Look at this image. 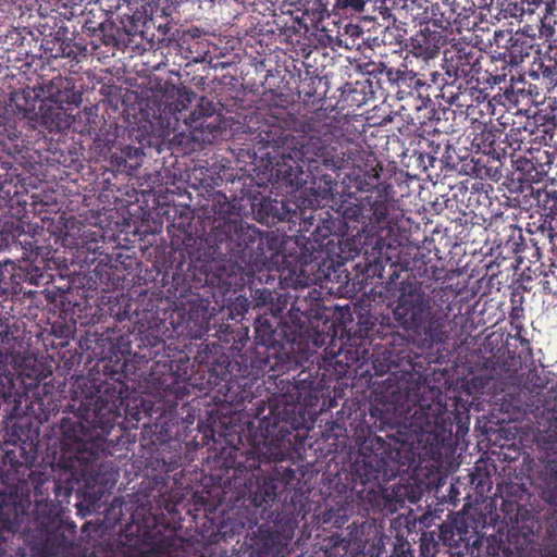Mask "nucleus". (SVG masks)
<instances>
[{
    "label": "nucleus",
    "mask_w": 557,
    "mask_h": 557,
    "mask_svg": "<svg viewBox=\"0 0 557 557\" xmlns=\"http://www.w3.org/2000/svg\"><path fill=\"white\" fill-rule=\"evenodd\" d=\"M385 341L384 349L376 350L371 355V368L373 370V375L375 376L388 374V377L384 381V383L387 384L386 392L388 396H386V400L392 404H401L407 397V394L405 396L401 394V386L399 382H396L393 377L400 372L403 359L399 354H396L393 349L387 347V345L392 344V341L388 338Z\"/></svg>",
    "instance_id": "obj_20"
},
{
    "label": "nucleus",
    "mask_w": 557,
    "mask_h": 557,
    "mask_svg": "<svg viewBox=\"0 0 557 557\" xmlns=\"http://www.w3.org/2000/svg\"><path fill=\"white\" fill-rule=\"evenodd\" d=\"M172 285L169 293L176 299H181L183 309L174 310L170 315V323L178 336L202 338L211 335L224 344L232 343L231 348H238V344L248 341L246 327L233 329L230 324L216 321L211 308V298L215 297L214 288L228 289L232 285H206L199 288H190V271L188 263H181L172 274Z\"/></svg>",
    "instance_id": "obj_7"
},
{
    "label": "nucleus",
    "mask_w": 557,
    "mask_h": 557,
    "mask_svg": "<svg viewBox=\"0 0 557 557\" xmlns=\"http://www.w3.org/2000/svg\"><path fill=\"white\" fill-rule=\"evenodd\" d=\"M420 159H421V161L424 164V169H428V166L434 168L435 166V162L437 161V158L432 156V154H430V153H428L425 156L421 154Z\"/></svg>",
    "instance_id": "obj_60"
},
{
    "label": "nucleus",
    "mask_w": 557,
    "mask_h": 557,
    "mask_svg": "<svg viewBox=\"0 0 557 557\" xmlns=\"http://www.w3.org/2000/svg\"><path fill=\"white\" fill-rule=\"evenodd\" d=\"M484 174L490 176L493 181L497 182L503 176L500 166H488L485 168Z\"/></svg>",
    "instance_id": "obj_58"
},
{
    "label": "nucleus",
    "mask_w": 557,
    "mask_h": 557,
    "mask_svg": "<svg viewBox=\"0 0 557 557\" xmlns=\"http://www.w3.org/2000/svg\"><path fill=\"white\" fill-rule=\"evenodd\" d=\"M511 330L515 334H508L506 344L497 347L495 352L492 348V356L485 358L484 367L491 373H507L515 380L523 362L533 358V349L523 324L511 326Z\"/></svg>",
    "instance_id": "obj_17"
},
{
    "label": "nucleus",
    "mask_w": 557,
    "mask_h": 557,
    "mask_svg": "<svg viewBox=\"0 0 557 557\" xmlns=\"http://www.w3.org/2000/svg\"><path fill=\"white\" fill-rule=\"evenodd\" d=\"M69 29L60 27L54 34L46 36L41 41V49L48 59H67L70 71L76 73L74 67L86 57V47L67 38Z\"/></svg>",
    "instance_id": "obj_22"
},
{
    "label": "nucleus",
    "mask_w": 557,
    "mask_h": 557,
    "mask_svg": "<svg viewBox=\"0 0 557 557\" xmlns=\"http://www.w3.org/2000/svg\"><path fill=\"white\" fill-rule=\"evenodd\" d=\"M492 114L491 109L488 113L480 115L478 120H471L473 123H479L482 126L481 132L475 134L473 144L485 154L495 156L496 161L502 165V151L499 150L502 143L498 141L502 137V129L496 125H487V121H490Z\"/></svg>",
    "instance_id": "obj_25"
},
{
    "label": "nucleus",
    "mask_w": 557,
    "mask_h": 557,
    "mask_svg": "<svg viewBox=\"0 0 557 557\" xmlns=\"http://www.w3.org/2000/svg\"><path fill=\"white\" fill-rule=\"evenodd\" d=\"M308 252L302 248L300 255L296 258L295 264H290L282 272V281L285 285L301 293L306 292L317 281L313 275L317 264L308 261Z\"/></svg>",
    "instance_id": "obj_24"
},
{
    "label": "nucleus",
    "mask_w": 557,
    "mask_h": 557,
    "mask_svg": "<svg viewBox=\"0 0 557 557\" xmlns=\"http://www.w3.org/2000/svg\"><path fill=\"white\" fill-rule=\"evenodd\" d=\"M498 62H495L493 60L494 69H487L480 71V75L478 76V90L484 91V94L487 92V88H493L494 86H499L500 84L508 85L507 84V75L508 72L511 73L510 66L507 64H502L500 67L497 65Z\"/></svg>",
    "instance_id": "obj_33"
},
{
    "label": "nucleus",
    "mask_w": 557,
    "mask_h": 557,
    "mask_svg": "<svg viewBox=\"0 0 557 557\" xmlns=\"http://www.w3.org/2000/svg\"><path fill=\"white\" fill-rule=\"evenodd\" d=\"M40 90L45 99L40 100L34 121L39 122L49 132L66 129L70 126L71 106L77 104L81 100L75 82L59 74L50 81L42 82Z\"/></svg>",
    "instance_id": "obj_15"
},
{
    "label": "nucleus",
    "mask_w": 557,
    "mask_h": 557,
    "mask_svg": "<svg viewBox=\"0 0 557 557\" xmlns=\"http://www.w3.org/2000/svg\"><path fill=\"white\" fill-rule=\"evenodd\" d=\"M537 202L544 211L541 215L540 223L546 220L547 225H553V222L557 224V190L545 189L537 191Z\"/></svg>",
    "instance_id": "obj_38"
},
{
    "label": "nucleus",
    "mask_w": 557,
    "mask_h": 557,
    "mask_svg": "<svg viewBox=\"0 0 557 557\" xmlns=\"http://www.w3.org/2000/svg\"><path fill=\"white\" fill-rule=\"evenodd\" d=\"M438 269L435 265L423 264L418 274L405 271V276L394 283L392 297L394 298L393 315L398 324L407 332L421 338L430 347L445 344L451 332L449 318L450 305L445 308L436 306L426 293L423 277L440 280Z\"/></svg>",
    "instance_id": "obj_6"
},
{
    "label": "nucleus",
    "mask_w": 557,
    "mask_h": 557,
    "mask_svg": "<svg viewBox=\"0 0 557 557\" xmlns=\"http://www.w3.org/2000/svg\"><path fill=\"white\" fill-rule=\"evenodd\" d=\"M508 317H509L510 326H516V325L522 324V320L524 319V308L523 307H511Z\"/></svg>",
    "instance_id": "obj_55"
},
{
    "label": "nucleus",
    "mask_w": 557,
    "mask_h": 557,
    "mask_svg": "<svg viewBox=\"0 0 557 557\" xmlns=\"http://www.w3.org/2000/svg\"><path fill=\"white\" fill-rule=\"evenodd\" d=\"M440 77H441V74H438L437 72L431 73V83L434 85H440V83H438Z\"/></svg>",
    "instance_id": "obj_62"
},
{
    "label": "nucleus",
    "mask_w": 557,
    "mask_h": 557,
    "mask_svg": "<svg viewBox=\"0 0 557 557\" xmlns=\"http://www.w3.org/2000/svg\"><path fill=\"white\" fill-rule=\"evenodd\" d=\"M40 100V96L35 91V89H30L28 87L13 91L10 98L11 107L14 111L30 121L36 117L38 112L36 111V108Z\"/></svg>",
    "instance_id": "obj_29"
},
{
    "label": "nucleus",
    "mask_w": 557,
    "mask_h": 557,
    "mask_svg": "<svg viewBox=\"0 0 557 557\" xmlns=\"http://www.w3.org/2000/svg\"><path fill=\"white\" fill-rule=\"evenodd\" d=\"M349 339H359V345H362L367 341L372 344L376 338L387 339V336L393 335V330L388 325L384 326L372 314H361L356 325L349 329ZM354 345H357V342H354Z\"/></svg>",
    "instance_id": "obj_26"
},
{
    "label": "nucleus",
    "mask_w": 557,
    "mask_h": 557,
    "mask_svg": "<svg viewBox=\"0 0 557 557\" xmlns=\"http://www.w3.org/2000/svg\"><path fill=\"white\" fill-rule=\"evenodd\" d=\"M290 310L288 312V324L298 327L299 324L319 323L322 319V309L324 300L322 294L317 288L307 289L294 296Z\"/></svg>",
    "instance_id": "obj_23"
},
{
    "label": "nucleus",
    "mask_w": 557,
    "mask_h": 557,
    "mask_svg": "<svg viewBox=\"0 0 557 557\" xmlns=\"http://www.w3.org/2000/svg\"><path fill=\"white\" fill-rule=\"evenodd\" d=\"M160 96V100L151 109V116L160 120L166 128L177 131L183 123L191 139L201 145L214 143L226 131L225 121L215 111L212 102L201 99V103L195 109L189 108L196 98L191 89L172 85Z\"/></svg>",
    "instance_id": "obj_9"
},
{
    "label": "nucleus",
    "mask_w": 557,
    "mask_h": 557,
    "mask_svg": "<svg viewBox=\"0 0 557 557\" xmlns=\"http://www.w3.org/2000/svg\"><path fill=\"white\" fill-rule=\"evenodd\" d=\"M171 86L165 87L163 90L150 91L147 97L143 98L138 101V110L140 113L139 119L148 121L151 125H158L160 127H165V125L161 124V121L158 119H153L151 116L152 108L158 100H160V95L165 92ZM134 110H137V107H134Z\"/></svg>",
    "instance_id": "obj_40"
},
{
    "label": "nucleus",
    "mask_w": 557,
    "mask_h": 557,
    "mask_svg": "<svg viewBox=\"0 0 557 557\" xmlns=\"http://www.w3.org/2000/svg\"><path fill=\"white\" fill-rule=\"evenodd\" d=\"M319 323L293 327L275 315H259L255 321V348L250 367L238 363L208 368L207 386L213 400L225 410L223 419L211 426L209 450L228 479L243 480L244 494L260 508L262 519H272L271 509L278 497L294 490L296 471L290 467L294 434L305 426L307 397L315 392L317 377L306 371L302 346L324 349L325 366L336 367L345 375L349 349L335 350L334 335L320 332ZM209 345L195 358L199 364L213 366Z\"/></svg>",
    "instance_id": "obj_1"
},
{
    "label": "nucleus",
    "mask_w": 557,
    "mask_h": 557,
    "mask_svg": "<svg viewBox=\"0 0 557 557\" xmlns=\"http://www.w3.org/2000/svg\"><path fill=\"white\" fill-rule=\"evenodd\" d=\"M531 135L527 127L512 126L502 141L504 147L499 148L502 151L500 159L509 158L510 162H512V153H523L525 148H530L528 145L530 144L529 137Z\"/></svg>",
    "instance_id": "obj_30"
},
{
    "label": "nucleus",
    "mask_w": 557,
    "mask_h": 557,
    "mask_svg": "<svg viewBox=\"0 0 557 557\" xmlns=\"http://www.w3.org/2000/svg\"><path fill=\"white\" fill-rule=\"evenodd\" d=\"M530 508H520L516 516V522H517V531L518 536L522 539V542L519 543V541L516 542V549L519 553L520 557L525 556L530 549H531V542L529 539L523 535L522 530L519 527L520 522V516L524 511H529ZM485 557H517L513 550L510 548V546L505 545L503 543L488 545L487 553Z\"/></svg>",
    "instance_id": "obj_31"
},
{
    "label": "nucleus",
    "mask_w": 557,
    "mask_h": 557,
    "mask_svg": "<svg viewBox=\"0 0 557 557\" xmlns=\"http://www.w3.org/2000/svg\"><path fill=\"white\" fill-rule=\"evenodd\" d=\"M253 541L258 556L270 557L277 548L278 535L268 524H261Z\"/></svg>",
    "instance_id": "obj_35"
},
{
    "label": "nucleus",
    "mask_w": 557,
    "mask_h": 557,
    "mask_svg": "<svg viewBox=\"0 0 557 557\" xmlns=\"http://www.w3.org/2000/svg\"><path fill=\"white\" fill-rule=\"evenodd\" d=\"M493 191L494 188L491 184L474 182L469 190L468 206L483 214V209H487L492 205L491 194Z\"/></svg>",
    "instance_id": "obj_36"
},
{
    "label": "nucleus",
    "mask_w": 557,
    "mask_h": 557,
    "mask_svg": "<svg viewBox=\"0 0 557 557\" xmlns=\"http://www.w3.org/2000/svg\"><path fill=\"white\" fill-rule=\"evenodd\" d=\"M13 242L14 235L12 232L7 230L0 231V251L9 249Z\"/></svg>",
    "instance_id": "obj_56"
},
{
    "label": "nucleus",
    "mask_w": 557,
    "mask_h": 557,
    "mask_svg": "<svg viewBox=\"0 0 557 557\" xmlns=\"http://www.w3.org/2000/svg\"><path fill=\"white\" fill-rule=\"evenodd\" d=\"M527 231L531 235H536L542 240V246L550 247L552 253L557 258V231L553 225H547V221L541 223H528Z\"/></svg>",
    "instance_id": "obj_37"
},
{
    "label": "nucleus",
    "mask_w": 557,
    "mask_h": 557,
    "mask_svg": "<svg viewBox=\"0 0 557 557\" xmlns=\"http://www.w3.org/2000/svg\"><path fill=\"white\" fill-rule=\"evenodd\" d=\"M481 53L471 46L453 47L445 51L442 77L444 95L449 92V102L466 107L469 120H478L488 113L491 101L488 94L478 90V76L481 71Z\"/></svg>",
    "instance_id": "obj_10"
},
{
    "label": "nucleus",
    "mask_w": 557,
    "mask_h": 557,
    "mask_svg": "<svg viewBox=\"0 0 557 557\" xmlns=\"http://www.w3.org/2000/svg\"><path fill=\"white\" fill-rule=\"evenodd\" d=\"M351 540L341 535H332L324 546L325 557H347L351 554Z\"/></svg>",
    "instance_id": "obj_42"
},
{
    "label": "nucleus",
    "mask_w": 557,
    "mask_h": 557,
    "mask_svg": "<svg viewBox=\"0 0 557 557\" xmlns=\"http://www.w3.org/2000/svg\"><path fill=\"white\" fill-rule=\"evenodd\" d=\"M524 2H527V5H530L535 11L543 4L547 8L549 0H524Z\"/></svg>",
    "instance_id": "obj_61"
},
{
    "label": "nucleus",
    "mask_w": 557,
    "mask_h": 557,
    "mask_svg": "<svg viewBox=\"0 0 557 557\" xmlns=\"http://www.w3.org/2000/svg\"><path fill=\"white\" fill-rule=\"evenodd\" d=\"M125 352L134 355L141 362L154 361L150 368L151 383L171 407L176 406L177 400H183L190 393V387L196 386L191 382L188 355L177 346H166L154 327L145 329L141 323L137 333L128 335Z\"/></svg>",
    "instance_id": "obj_8"
},
{
    "label": "nucleus",
    "mask_w": 557,
    "mask_h": 557,
    "mask_svg": "<svg viewBox=\"0 0 557 557\" xmlns=\"http://www.w3.org/2000/svg\"><path fill=\"white\" fill-rule=\"evenodd\" d=\"M295 132L297 134L289 133L274 121L261 123L251 132L255 158L267 161L265 168L270 169L271 177L296 189L307 183L306 166L312 189L322 199L332 197L337 186L335 177L324 170L348 169L336 210L342 219L336 222L329 211L322 210H305L299 214L286 201L269 200L258 211L262 223L295 224L299 219L298 232L306 239L302 248L314 252L334 245L335 240L342 245L345 238L348 240L387 222L394 209V190L391 184L381 181L383 168L373 152L346 136L343 128L334 123L298 121Z\"/></svg>",
    "instance_id": "obj_2"
},
{
    "label": "nucleus",
    "mask_w": 557,
    "mask_h": 557,
    "mask_svg": "<svg viewBox=\"0 0 557 557\" xmlns=\"http://www.w3.org/2000/svg\"><path fill=\"white\" fill-rule=\"evenodd\" d=\"M228 64L226 62H216L213 67L214 69H225Z\"/></svg>",
    "instance_id": "obj_64"
},
{
    "label": "nucleus",
    "mask_w": 557,
    "mask_h": 557,
    "mask_svg": "<svg viewBox=\"0 0 557 557\" xmlns=\"http://www.w3.org/2000/svg\"><path fill=\"white\" fill-rule=\"evenodd\" d=\"M145 153L141 148L125 146L121 150L120 159L124 163L125 171H135L141 165Z\"/></svg>",
    "instance_id": "obj_44"
},
{
    "label": "nucleus",
    "mask_w": 557,
    "mask_h": 557,
    "mask_svg": "<svg viewBox=\"0 0 557 557\" xmlns=\"http://www.w3.org/2000/svg\"><path fill=\"white\" fill-rule=\"evenodd\" d=\"M124 384L120 381H90L89 394L81 401L78 414L63 418L60 422L59 448L52 453V465L63 470L66 481L83 482L86 487L106 485L107 466L104 459L113 456L117 447H123L128 426L148 425L154 405L143 397L125 401L123 425L121 409L124 405Z\"/></svg>",
    "instance_id": "obj_4"
},
{
    "label": "nucleus",
    "mask_w": 557,
    "mask_h": 557,
    "mask_svg": "<svg viewBox=\"0 0 557 557\" xmlns=\"http://www.w3.org/2000/svg\"><path fill=\"white\" fill-rule=\"evenodd\" d=\"M473 381L475 386L493 392L495 404L505 416L504 421H520L529 414L534 417L539 451L557 449V387L547 391L529 388L521 385L519 372L513 380L507 373H491L486 367L484 374Z\"/></svg>",
    "instance_id": "obj_5"
},
{
    "label": "nucleus",
    "mask_w": 557,
    "mask_h": 557,
    "mask_svg": "<svg viewBox=\"0 0 557 557\" xmlns=\"http://www.w3.org/2000/svg\"><path fill=\"white\" fill-rule=\"evenodd\" d=\"M0 398H2L4 403L18 404L21 401V393L11 373L0 376Z\"/></svg>",
    "instance_id": "obj_43"
},
{
    "label": "nucleus",
    "mask_w": 557,
    "mask_h": 557,
    "mask_svg": "<svg viewBox=\"0 0 557 557\" xmlns=\"http://www.w3.org/2000/svg\"><path fill=\"white\" fill-rule=\"evenodd\" d=\"M519 527H521L519 524ZM523 535L531 542L530 552L523 557H557V532L543 529L534 535H529L522 528Z\"/></svg>",
    "instance_id": "obj_27"
},
{
    "label": "nucleus",
    "mask_w": 557,
    "mask_h": 557,
    "mask_svg": "<svg viewBox=\"0 0 557 557\" xmlns=\"http://www.w3.org/2000/svg\"><path fill=\"white\" fill-rule=\"evenodd\" d=\"M412 86L413 95L417 94V98L420 101L419 104H416L417 119L421 124H425L426 121H432L435 115L434 102L432 101L429 95H423V90L430 88L431 84L428 83V81L420 77L419 74H416V78Z\"/></svg>",
    "instance_id": "obj_32"
},
{
    "label": "nucleus",
    "mask_w": 557,
    "mask_h": 557,
    "mask_svg": "<svg viewBox=\"0 0 557 557\" xmlns=\"http://www.w3.org/2000/svg\"><path fill=\"white\" fill-rule=\"evenodd\" d=\"M523 295L517 290H513L510 296L511 307H523Z\"/></svg>",
    "instance_id": "obj_59"
},
{
    "label": "nucleus",
    "mask_w": 557,
    "mask_h": 557,
    "mask_svg": "<svg viewBox=\"0 0 557 557\" xmlns=\"http://www.w3.org/2000/svg\"><path fill=\"white\" fill-rule=\"evenodd\" d=\"M534 69L531 76H540L546 81L550 92L555 91L557 85V46L549 45L545 53L533 63Z\"/></svg>",
    "instance_id": "obj_28"
},
{
    "label": "nucleus",
    "mask_w": 557,
    "mask_h": 557,
    "mask_svg": "<svg viewBox=\"0 0 557 557\" xmlns=\"http://www.w3.org/2000/svg\"><path fill=\"white\" fill-rule=\"evenodd\" d=\"M505 12L508 13L511 17L518 18L522 17L525 13L532 14L535 11L530 5H527V2H524V0H521V3H508L507 8L505 9Z\"/></svg>",
    "instance_id": "obj_53"
},
{
    "label": "nucleus",
    "mask_w": 557,
    "mask_h": 557,
    "mask_svg": "<svg viewBox=\"0 0 557 557\" xmlns=\"http://www.w3.org/2000/svg\"><path fill=\"white\" fill-rule=\"evenodd\" d=\"M512 168L520 183H540L544 181V169L548 162L547 148L533 145L523 153H512Z\"/></svg>",
    "instance_id": "obj_21"
},
{
    "label": "nucleus",
    "mask_w": 557,
    "mask_h": 557,
    "mask_svg": "<svg viewBox=\"0 0 557 557\" xmlns=\"http://www.w3.org/2000/svg\"><path fill=\"white\" fill-rule=\"evenodd\" d=\"M557 9L556 5L545 7V13L541 17L540 35L545 38H550L555 35V26L557 24V17L554 11Z\"/></svg>",
    "instance_id": "obj_47"
},
{
    "label": "nucleus",
    "mask_w": 557,
    "mask_h": 557,
    "mask_svg": "<svg viewBox=\"0 0 557 557\" xmlns=\"http://www.w3.org/2000/svg\"><path fill=\"white\" fill-rule=\"evenodd\" d=\"M406 462L400 450L393 448L381 436L369 434L359 445L358 456L350 465L351 483L366 485L380 478L394 476Z\"/></svg>",
    "instance_id": "obj_13"
},
{
    "label": "nucleus",
    "mask_w": 557,
    "mask_h": 557,
    "mask_svg": "<svg viewBox=\"0 0 557 557\" xmlns=\"http://www.w3.org/2000/svg\"><path fill=\"white\" fill-rule=\"evenodd\" d=\"M367 72L369 75H385L387 81L396 84V86L400 85V78H403V73L405 70H396L393 67H388L385 63H369L367 64Z\"/></svg>",
    "instance_id": "obj_45"
},
{
    "label": "nucleus",
    "mask_w": 557,
    "mask_h": 557,
    "mask_svg": "<svg viewBox=\"0 0 557 557\" xmlns=\"http://www.w3.org/2000/svg\"><path fill=\"white\" fill-rule=\"evenodd\" d=\"M120 33V28L115 26L113 22H111V27H106V29L102 30V28H99L98 33L95 37H97L100 41V44L104 46H110L113 48H117L120 45V40L117 38V34Z\"/></svg>",
    "instance_id": "obj_48"
},
{
    "label": "nucleus",
    "mask_w": 557,
    "mask_h": 557,
    "mask_svg": "<svg viewBox=\"0 0 557 557\" xmlns=\"http://www.w3.org/2000/svg\"><path fill=\"white\" fill-rule=\"evenodd\" d=\"M488 230L495 234L494 243L498 247H504L508 252H512L517 256L519 263L528 260L529 264L527 269H531V265H536L534 272L539 271L540 275L548 276L549 274L555 275L557 270V259H550V263L546 265L542 261L543 249L542 240L539 236L532 235L530 238L531 246H527L522 235L521 227L515 224V221L510 216L504 214H495L488 224Z\"/></svg>",
    "instance_id": "obj_14"
},
{
    "label": "nucleus",
    "mask_w": 557,
    "mask_h": 557,
    "mask_svg": "<svg viewBox=\"0 0 557 557\" xmlns=\"http://www.w3.org/2000/svg\"><path fill=\"white\" fill-rule=\"evenodd\" d=\"M347 87V90H345L347 92L346 99L357 107H361L374 98L373 83L370 76H363L355 83H349Z\"/></svg>",
    "instance_id": "obj_34"
},
{
    "label": "nucleus",
    "mask_w": 557,
    "mask_h": 557,
    "mask_svg": "<svg viewBox=\"0 0 557 557\" xmlns=\"http://www.w3.org/2000/svg\"><path fill=\"white\" fill-rule=\"evenodd\" d=\"M416 74L412 71L405 70L403 73V78H400V85L397 86L398 95H408L413 97V82L416 78Z\"/></svg>",
    "instance_id": "obj_51"
},
{
    "label": "nucleus",
    "mask_w": 557,
    "mask_h": 557,
    "mask_svg": "<svg viewBox=\"0 0 557 557\" xmlns=\"http://www.w3.org/2000/svg\"><path fill=\"white\" fill-rule=\"evenodd\" d=\"M487 5V0H453L451 12L456 15L455 21H465L472 16L478 9Z\"/></svg>",
    "instance_id": "obj_41"
},
{
    "label": "nucleus",
    "mask_w": 557,
    "mask_h": 557,
    "mask_svg": "<svg viewBox=\"0 0 557 557\" xmlns=\"http://www.w3.org/2000/svg\"><path fill=\"white\" fill-rule=\"evenodd\" d=\"M129 307H131L129 299L127 297H125V311H124L125 319L129 318L128 317V314H129Z\"/></svg>",
    "instance_id": "obj_63"
},
{
    "label": "nucleus",
    "mask_w": 557,
    "mask_h": 557,
    "mask_svg": "<svg viewBox=\"0 0 557 557\" xmlns=\"http://www.w3.org/2000/svg\"><path fill=\"white\" fill-rule=\"evenodd\" d=\"M15 341L13 326L8 320L0 319V346L13 347Z\"/></svg>",
    "instance_id": "obj_50"
},
{
    "label": "nucleus",
    "mask_w": 557,
    "mask_h": 557,
    "mask_svg": "<svg viewBox=\"0 0 557 557\" xmlns=\"http://www.w3.org/2000/svg\"><path fill=\"white\" fill-rule=\"evenodd\" d=\"M512 76L510 77L509 84L505 85L504 87H499V91L494 95L492 98H487L488 101H491L492 104V112L494 113V104L503 106V107H511L512 104H517L518 102V96L513 91L512 88Z\"/></svg>",
    "instance_id": "obj_46"
},
{
    "label": "nucleus",
    "mask_w": 557,
    "mask_h": 557,
    "mask_svg": "<svg viewBox=\"0 0 557 557\" xmlns=\"http://www.w3.org/2000/svg\"><path fill=\"white\" fill-rule=\"evenodd\" d=\"M532 40L525 34L519 32H496L492 59L510 67L518 66L524 61V58L529 57L533 48Z\"/></svg>",
    "instance_id": "obj_19"
},
{
    "label": "nucleus",
    "mask_w": 557,
    "mask_h": 557,
    "mask_svg": "<svg viewBox=\"0 0 557 557\" xmlns=\"http://www.w3.org/2000/svg\"><path fill=\"white\" fill-rule=\"evenodd\" d=\"M87 238L88 235L86 232H84L81 235L79 239L74 243V245L76 246L77 250H82V252L86 250L87 252H92L94 255H96L100 249L98 245L99 240H97L96 238H91L90 240H88Z\"/></svg>",
    "instance_id": "obj_54"
},
{
    "label": "nucleus",
    "mask_w": 557,
    "mask_h": 557,
    "mask_svg": "<svg viewBox=\"0 0 557 557\" xmlns=\"http://www.w3.org/2000/svg\"><path fill=\"white\" fill-rule=\"evenodd\" d=\"M256 294L259 295L257 297L258 304L265 305V304L271 302L273 300V295H272L271 290H269L267 288L258 289L256 292Z\"/></svg>",
    "instance_id": "obj_57"
},
{
    "label": "nucleus",
    "mask_w": 557,
    "mask_h": 557,
    "mask_svg": "<svg viewBox=\"0 0 557 557\" xmlns=\"http://www.w3.org/2000/svg\"><path fill=\"white\" fill-rule=\"evenodd\" d=\"M326 11V4L322 0H313L311 8H305V14L308 15L311 22L321 21Z\"/></svg>",
    "instance_id": "obj_52"
},
{
    "label": "nucleus",
    "mask_w": 557,
    "mask_h": 557,
    "mask_svg": "<svg viewBox=\"0 0 557 557\" xmlns=\"http://www.w3.org/2000/svg\"><path fill=\"white\" fill-rule=\"evenodd\" d=\"M0 148L7 152L0 157V197L10 196V186L18 181V169L11 162V156L21 153L25 146L22 133L15 122L8 117L7 109L0 107Z\"/></svg>",
    "instance_id": "obj_18"
},
{
    "label": "nucleus",
    "mask_w": 557,
    "mask_h": 557,
    "mask_svg": "<svg viewBox=\"0 0 557 557\" xmlns=\"http://www.w3.org/2000/svg\"><path fill=\"white\" fill-rule=\"evenodd\" d=\"M125 546L138 552L141 557H160L176 546L174 531L157 523L154 517L141 522L134 520L124 530Z\"/></svg>",
    "instance_id": "obj_16"
},
{
    "label": "nucleus",
    "mask_w": 557,
    "mask_h": 557,
    "mask_svg": "<svg viewBox=\"0 0 557 557\" xmlns=\"http://www.w3.org/2000/svg\"><path fill=\"white\" fill-rule=\"evenodd\" d=\"M548 162L544 169V180L549 181L552 184H557V146L554 150L547 148Z\"/></svg>",
    "instance_id": "obj_49"
},
{
    "label": "nucleus",
    "mask_w": 557,
    "mask_h": 557,
    "mask_svg": "<svg viewBox=\"0 0 557 557\" xmlns=\"http://www.w3.org/2000/svg\"><path fill=\"white\" fill-rule=\"evenodd\" d=\"M202 234L184 221L169 227L174 246H184L188 255L190 288L206 285H234V276L255 269L292 263L283 256V242L273 231L261 232L243 222L225 194L215 193L206 208Z\"/></svg>",
    "instance_id": "obj_3"
},
{
    "label": "nucleus",
    "mask_w": 557,
    "mask_h": 557,
    "mask_svg": "<svg viewBox=\"0 0 557 557\" xmlns=\"http://www.w3.org/2000/svg\"><path fill=\"white\" fill-rule=\"evenodd\" d=\"M83 18L82 32L88 36H96L99 28L103 30L108 26L111 27V21H109L107 14L101 9H97V11L94 9L89 10Z\"/></svg>",
    "instance_id": "obj_39"
},
{
    "label": "nucleus",
    "mask_w": 557,
    "mask_h": 557,
    "mask_svg": "<svg viewBox=\"0 0 557 557\" xmlns=\"http://www.w3.org/2000/svg\"><path fill=\"white\" fill-rule=\"evenodd\" d=\"M532 469L531 485L537 498L530 503V510L521 513L520 525L529 535L543 529L557 532V449L540 451Z\"/></svg>",
    "instance_id": "obj_11"
},
{
    "label": "nucleus",
    "mask_w": 557,
    "mask_h": 557,
    "mask_svg": "<svg viewBox=\"0 0 557 557\" xmlns=\"http://www.w3.org/2000/svg\"><path fill=\"white\" fill-rule=\"evenodd\" d=\"M462 410L458 407V400L454 398L451 404L443 403L441 399H433L426 403L422 399L413 416L409 421V433L398 431L399 437L396 440L403 447L410 448L414 443H420L423 435H433L435 441L444 442L453 436L454 426L457 433L468 429V410L462 405Z\"/></svg>",
    "instance_id": "obj_12"
}]
</instances>
